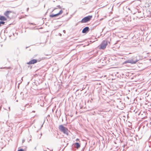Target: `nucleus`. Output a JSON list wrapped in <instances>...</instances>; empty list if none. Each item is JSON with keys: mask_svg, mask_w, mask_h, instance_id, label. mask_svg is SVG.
<instances>
[{"mask_svg": "<svg viewBox=\"0 0 151 151\" xmlns=\"http://www.w3.org/2000/svg\"><path fill=\"white\" fill-rule=\"evenodd\" d=\"M123 146V147H123L124 148V146Z\"/></svg>", "mask_w": 151, "mask_h": 151, "instance_id": "28", "label": "nucleus"}, {"mask_svg": "<svg viewBox=\"0 0 151 151\" xmlns=\"http://www.w3.org/2000/svg\"><path fill=\"white\" fill-rule=\"evenodd\" d=\"M92 17V15H88L83 18L81 21L79 22L81 23H86L89 21Z\"/></svg>", "mask_w": 151, "mask_h": 151, "instance_id": "4", "label": "nucleus"}, {"mask_svg": "<svg viewBox=\"0 0 151 151\" xmlns=\"http://www.w3.org/2000/svg\"><path fill=\"white\" fill-rule=\"evenodd\" d=\"M63 32L64 33H65V30H63Z\"/></svg>", "mask_w": 151, "mask_h": 151, "instance_id": "22", "label": "nucleus"}, {"mask_svg": "<svg viewBox=\"0 0 151 151\" xmlns=\"http://www.w3.org/2000/svg\"><path fill=\"white\" fill-rule=\"evenodd\" d=\"M0 20L1 21H6L7 20L6 18L4 16H2L0 15Z\"/></svg>", "mask_w": 151, "mask_h": 151, "instance_id": "9", "label": "nucleus"}, {"mask_svg": "<svg viewBox=\"0 0 151 151\" xmlns=\"http://www.w3.org/2000/svg\"><path fill=\"white\" fill-rule=\"evenodd\" d=\"M58 128L59 129L61 132H63L64 134H66L67 135H68V130L67 128L65 127L62 125H59Z\"/></svg>", "mask_w": 151, "mask_h": 151, "instance_id": "3", "label": "nucleus"}, {"mask_svg": "<svg viewBox=\"0 0 151 151\" xmlns=\"http://www.w3.org/2000/svg\"><path fill=\"white\" fill-rule=\"evenodd\" d=\"M25 142V139H23L22 140V143H23Z\"/></svg>", "mask_w": 151, "mask_h": 151, "instance_id": "18", "label": "nucleus"}, {"mask_svg": "<svg viewBox=\"0 0 151 151\" xmlns=\"http://www.w3.org/2000/svg\"><path fill=\"white\" fill-rule=\"evenodd\" d=\"M68 14V13H67L66 14L67 15Z\"/></svg>", "mask_w": 151, "mask_h": 151, "instance_id": "25", "label": "nucleus"}, {"mask_svg": "<svg viewBox=\"0 0 151 151\" xmlns=\"http://www.w3.org/2000/svg\"><path fill=\"white\" fill-rule=\"evenodd\" d=\"M139 60L137 58V57H134L130 59L125 61L124 63V64L130 63L131 64H135Z\"/></svg>", "mask_w": 151, "mask_h": 151, "instance_id": "1", "label": "nucleus"}, {"mask_svg": "<svg viewBox=\"0 0 151 151\" xmlns=\"http://www.w3.org/2000/svg\"><path fill=\"white\" fill-rule=\"evenodd\" d=\"M28 47H26V48H27Z\"/></svg>", "mask_w": 151, "mask_h": 151, "instance_id": "30", "label": "nucleus"}, {"mask_svg": "<svg viewBox=\"0 0 151 151\" xmlns=\"http://www.w3.org/2000/svg\"><path fill=\"white\" fill-rule=\"evenodd\" d=\"M63 12V11L61 10H60V12L58 13V15L61 14Z\"/></svg>", "mask_w": 151, "mask_h": 151, "instance_id": "13", "label": "nucleus"}, {"mask_svg": "<svg viewBox=\"0 0 151 151\" xmlns=\"http://www.w3.org/2000/svg\"><path fill=\"white\" fill-rule=\"evenodd\" d=\"M60 35H61V34H60Z\"/></svg>", "mask_w": 151, "mask_h": 151, "instance_id": "26", "label": "nucleus"}, {"mask_svg": "<svg viewBox=\"0 0 151 151\" xmlns=\"http://www.w3.org/2000/svg\"><path fill=\"white\" fill-rule=\"evenodd\" d=\"M57 8H55L54 9L52 10V12L53 11L57 9Z\"/></svg>", "mask_w": 151, "mask_h": 151, "instance_id": "20", "label": "nucleus"}, {"mask_svg": "<svg viewBox=\"0 0 151 151\" xmlns=\"http://www.w3.org/2000/svg\"><path fill=\"white\" fill-rule=\"evenodd\" d=\"M32 112H35V111H32Z\"/></svg>", "mask_w": 151, "mask_h": 151, "instance_id": "23", "label": "nucleus"}, {"mask_svg": "<svg viewBox=\"0 0 151 151\" xmlns=\"http://www.w3.org/2000/svg\"><path fill=\"white\" fill-rule=\"evenodd\" d=\"M5 24V22L3 21H0V27L1 26V24Z\"/></svg>", "mask_w": 151, "mask_h": 151, "instance_id": "12", "label": "nucleus"}, {"mask_svg": "<svg viewBox=\"0 0 151 151\" xmlns=\"http://www.w3.org/2000/svg\"><path fill=\"white\" fill-rule=\"evenodd\" d=\"M89 28L88 27H84L82 30V33H87L89 31Z\"/></svg>", "mask_w": 151, "mask_h": 151, "instance_id": "5", "label": "nucleus"}, {"mask_svg": "<svg viewBox=\"0 0 151 151\" xmlns=\"http://www.w3.org/2000/svg\"><path fill=\"white\" fill-rule=\"evenodd\" d=\"M58 16V13L55 14H52L50 15V17L51 18H53L54 17H56Z\"/></svg>", "mask_w": 151, "mask_h": 151, "instance_id": "10", "label": "nucleus"}, {"mask_svg": "<svg viewBox=\"0 0 151 151\" xmlns=\"http://www.w3.org/2000/svg\"><path fill=\"white\" fill-rule=\"evenodd\" d=\"M29 9V8H27V11H28Z\"/></svg>", "mask_w": 151, "mask_h": 151, "instance_id": "21", "label": "nucleus"}, {"mask_svg": "<svg viewBox=\"0 0 151 151\" xmlns=\"http://www.w3.org/2000/svg\"><path fill=\"white\" fill-rule=\"evenodd\" d=\"M11 68V67H3V68H0V69H10Z\"/></svg>", "mask_w": 151, "mask_h": 151, "instance_id": "11", "label": "nucleus"}, {"mask_svg": "<svg viewBox=\"0 0 151 151\" xmlns=\"http://www.w3.org/2000/svg\"><path fill=\"white\" fill-rule=\"evenodd\" d=\"M73 146L78 149L80 147L81 144L78 142H76L73 145Z\"/></svg>", "mask_w": 151, "mask_h": 151, "instance_id": "7", "label": "nucleus"}, {"mask_svg": "<svg viewBox=\"0 0 151 151\" xmlns=\"http://www.w3.org/2000/svg\"><path fill=\"white\" fill-rule=\"evenodd\" d=\"M57 7H58V8H59V9H60L61 8V6H60V5H58L57 6Z\"/></svg>", "mask_w": 151, "mask_h": 151, "instance_id": "17", "label": "nucleus"}, {"mask_svg": "<svg viewBox=\"0 0 151 151\" xmlns=\"http://www.w3.org/2000/svg\"><path fill=\"white\" fill-rule=\"evenodd\" d=\"M79 139H78V138H77V139H76V141H79Z\"/></svg>", "mask_w": 151, "mask_h": 151, "instance_id": "19", "label": "nucleus"}, {"mask_svg": "<svg viewBox=\"0 0 151 151\" xmlns=\"http://www.w3.org/2000/svg\"><path fill=\"white\" fill-rule=\"evenodd\" d=\"M109 44H110V42L109 41L105 40H103L99 46L100 47L99 48L103 50L105 49Z\"/></svg>", "mask_w": 151, "mask_h": 151, "instance_id": "2", "label": "nucleus"}, {"mask_svg": "<svg viewBox=\"0 0 151 151\" xmlns=\"http://www.w3.org/2000/svg\"><path fill=\"white\" fill-rule=\"evenodd\" d=\"M29 105L28 104H27L25 106L26 107H27V108H28L29 107Z\"/></svg>", "mask_w": 151, "mask_h": 151, "instance_id": "15", "label": "nucleus"}, {"mask_svg": "<svg viewBox=\"0 0 151 151\" xmlns=\"http://www.w3.org/2000/svg\"><path fill=\"white\" fill-rule=\"evenodd\" d=\"M41 136L42 135V134L41 133Z\"/></svg>", "mask_w": 151, "mask_h": 151, "instance_id": "24", "label": "nucleus"}, {"mask_svg": "<svg viewBox=\"0 0 151 151\" xmlns=\"http://www.w3.org/2000/svg\"><path fill=\"white\" fill-rule=\"evenodd\" d=\"M38 61V60L35 59H33L30 60L29 62L27 63V64L30 65L34 64L37 63Z\"/></svg>", "mask_w": 151, "mask_h": 151, "instance_id": "6", "label": "nucleus"}, {"mask_svg": "<svg viewBox=\"0 0 151 151\" xmlns=\"http://www.w3.org/2000/svg\"><path fill=\"white\" fill-rule=\"evenodd\" d=\"M29 24H32V25H36V24L34 23H29Z\"/></svg>", "mask_w": 151, "mask_h": 151, "instance_id": "16", "label": "nucleus"}, {"mask_svg": "<svg viewBox=\"0 0 151 151\" xmlns=\"http://www.w3.org/2000/svg\"><path fill=\"white\" fill-rule=\"evenodd\" d=\"M12 12L10 11H7L4 13V14L7 17L9 18V15L10 13Z\"/></svg>", "mask_w": 151, "mask_h": 151, "instance_id": "8", "label": "nucleus"}, {"mask_svg": "<svg viewBox=\"0 0 151 151\" xmlns=\"http://www.w3.org/2000/svg\"><path fill=\"white\" fill-rule=\"evenodd\" d=\"M18 151H24V150L22 148H20L19 149Z\"/></svg>", "mask_w": 151, "mask_h": 151, "instance_id": "14", "label": "nucleus"}, {"mask_svg": "<svg viewBox=\"0 0 151 151\" xmlns=\"http://www.w3.org/2000/svg\"><path fill=\"white\" fill-rule=\"evenodd\" d=\"M42 126H43V124H42V126H41V127H42Z\"/></svg>", "mask_w": 151, "mask_h": 151, "instance_id": "27", "label": "nucleus"}, {"mask_svg": "<svg viewBox=\"0 0 151 151\" xmlns=\"http://www.w3.org/2000/svg\"><path fill=\"white\" fill-rule=\"evenodd\" d=\"M44 151H46V150H44Z\"/></svg>", "mask_w": 151, "mask_h": 151, "instance_id": "29", "label": "nucleus"}]
</instances>
